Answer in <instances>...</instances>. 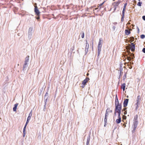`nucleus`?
<instances>
[{"mask_svg": "<svg viewBox=\"0 0 145 145\" xmlns=\"http://www.w3.org/2000/svg\"><path fill=\"white\" fill-rule=\"evenodd\" d=\"M115 110L116 112L119 111H121L122 109L121 104L118 103V104H115Z\"/></svg>", "mask_w": 145, "mask_h": 145, "instance_id": "nucleus-1", "label": "nucleus"}, {"mask_svg": "<svg viewBox=\"0 0 145 145\" xmlns=\"http://www.w3.org/2000/svg\"><path fill=\"white\" fill-rule=\"evenodd\" d=\"M138 123V121H134L133 124V129L132 131V133H133L135 132L136 128L137 127Z\"/></svg>", "mask_w": 145, "mask_h": 145, "instance_id": "nucleus-2", "label": "nucleus"}, {"mask_svg": "<svg viewBox=\"0 0 145 145\" xmlns=\"http://www.w3.org/2000/svg\"><path fill=\"white\" fill-rule=\"evenodd\" d=\"M33 28L31 27H30L28 30V37L29 39H31L32 34V33Z\"/></svg>", "mask_w": 145, "mask_h": 145, "instance_id": "nucleus-3", "label": "nucleus"}, {"mask_svg": "<svg viewBox=\"0 0 145 145\" xmlns=\"http://www.w3.org/2000/svg\"><path fill=\"white\" fill-rule=\"evenodd\" d=\"M34 11L35 12V14L37 16H39L40 15V12H39V10L38 9V8L37 6L35 7L34 9Z\"/></svg>", "mask_w": 145, "mask_h": 145, "instance_id": "nucleus-4", "label": "nucleus"}, {"mask_svg": "<svg viewBox=\"0 0 145 145\" xmlns=\"http://www.w3.org/2000/svg\"><path fill=\"white\" fill-rule=\"evenodd\" d=\"M89 48V44L88 43L87 41L86 40V48L85 50V55H86L87 53Z\"/></svg>", "mask_w": 145, "mask_h": 145, "instance_id": "nucleus-5", "label": "nucleus"}, {"mask_svg": "<svg viewBox=\"0 0 145 145\" xmlns=\"http://www.w3.org/2000/svg\"><path fill=\"white\" fill-rule=\"evenodd\" d=\"M128 101L129 99H126L124 100L123 103V105L124 107H125L127 106Z\"/></svg>", "mask_w": 145, "mask_h": 145, "instance_id": "nucleus-6", "label": "nucleus"}, {"mask_svg": "<svg viewBox=\"0 0 145 145\" xmlns=\"http://www.w3.org/2000/svg\"><path fill=\"white\" fill-rule=\"evenodd\" d=\"M131 50L132 52H133L135 51V44L133 43H131V45L130 46Z\"/></svg>", "mask_w": 145, "mask_h": 145, "instance_id": "nucleus-7", "label": "nucleus"}, {"mask_svg": "<svg viewBox=\"0 0 145 145\" xmlns=\"http://www.w3.org/2000/svg\"><path fill=\"white\" fill-rule=\"evenodd\" d=\"M48 97V93L47 92L46 93L44 97V103H46Z\"/></svg>", "mask_w": 145, "mask_h": 145, "instance_id": "nucleus-8", "label": "nucleus"}, {"mask_svg": "<svg viewBox=\"0 0 145 145\" xmlns=\"http://www.w3.org/2000/svg\"><path fill=\"white\" fill-rule=\"evenodd\" d=\"M102 43L103 39L102 38H100L99 39L98 47H102Z\"/></svg>", "mask_w": 145, "mask_h": 145, "instance_id": "nucleus-9", "label": "nucleus"}, {"mask_svg": "<svg viewBox=\"0 0 145 145\" xmlns=\"http://www.w3.org/2000/svg\"><path fill=\"white\" fill-rule=\"evenodd\" d=\"M123 68L122 67V66L120 65V76L119 77V78H120V76H121L122 75L123 73Z\"/></svg>", "mask_w": 145, "mask_h": 145, "instance_id": "nucleus-10", "label": "nucleus"}, {"mask_svg": "<svg viewBox=\"0 0 145 145\" xmlns=\"http://www.w3.org/2000/svg\"><path fill=\"white\" fill-rule=\"evenodd\" d=\"M89 80V78L88 77L87 78H86L83 81L82 84H84V85H85L86 83Z\"/></svg>", "mask_w": 145, "mask_h": 145, "instance_id": "nucleus-11", "label": "nucleus"}, {"mask_svg": "<svg viewBox=\"0 0 145 145\" xmlns=\"http://www.w3.org/2000/svg\"><path fill=\"white\" fill-rule=\"evenodd\" d=\"M90 135H89L88 137L87 138L86 145H89V142L90 141Z\"/></svg>", "mask_w": 145, "mask_h": 145, "instance_id": "nucleus-12", "label": "nucleus"}, {"mask_svg": "<svg viewBox=\"0 0 145 145\" xmlns=\"http://www.w3.org/2000/svg\"><path fill=\"white\" fill-rule=\"evenodd\" d=\"M18 105V103H16L14 105V106L13 108V111L14 112L16 111L17 108V107Z\"/></svg>", "mask_w": 145, "mask_h": 145, "instance_id": "nucleus-13", "label": "nucleus"}, {"mask_svg": "<svg viewBox=\"0 0 145 145\" xmlns=\"http://www.w3.org/2000/svg\"><path fill=\"white\" fill-rule=\"evenodd\" d=\"M107 116H105L104 119L105 125L104 126L105 127L107 124Z\"/></svg>", "mask_w": 145, "mask_h": 145, "instance_id": "nucleus-14", "label": "nucleus"}, {"mask_svg": "<svg viewBox=\"0 0 145 145\" xmlns=\"http://www.w3.org/2000/svg\"><path fill=\"white\" fill-rule=\"evenodd\" d=\"M125 83H124L121 84V88L122 89L123 91H124L125 90Z\"/></svg>", "mask_w": 145, "mask_h": 145, "instance_id": "nucleus-15", "label": "nucleus"}, {"mask_svg": "<svg viewBox=\"0 0 145 145\" xmlns=\"http://www.w3.org/2000/svg\"><path fill=\"white\" fill-rule=\"evenodd\" d=\"M118 119L116 120V122L117 124L120 123L121 121V117L118 118Z\"/></svg>", "mask_w": 145, "mask_h": 145, "instance_id": "nucleus-16", "label": "nucleus"}, {"mask_svg": "<svg viewBox=\"0 0 145 145\" xmlns=\"http://www.w3.org/2000/svg\"><path fill=\"white\" fill-rule=\"evenodd\" d=\"M131 33L130 31L128 29H125V33L126 35H128Z\"/></svg>", "mask_w": 145, "mask_h": 145, "instance_id": "nucleus-17", "label": "nucleus"}, {"mask_svg": "<svg viewBox=\"0 0 145 145\" xmlns=\"http://www.w3.org/2000/svg\"><path fill=\"white\" fill-rule=\"evenodd\" d=\"M127 3H126L124 4L123 8V11H122V13H125V10L126 8V6L127 5Z\"/></svg>", "mask_w": 145, "mask_h": 145, "instance_id": "nucleus-18", "label": "nucleus"}, {"mask_svg": "<svg viewBox=\"0 0 145 145\" xmlns=\"http://www.w3.org/2000/svg\"><path fill=\"white\" fill-rule=\"evenodd\" d=\"M110 112L109 109L108 108L106 111V113L105 114V116H108V113Z\"/></svg>", "mask_w": 145, "mask_h": 145, "instance_id": "nucleus-19", "label": "nucleus"}, {"mask_svg": "<svg viewBox=\"0 0 145 145\" xmlns=\"http://www.w3.org/2000/svg\"><path fill=\"white\" fill-rule=\"evenodd\" d=\"M119 103L117 95H116L115 104Z\"/></svg>", "mask_w": 145, "mask_h": 145, "instance_id": "nucleus-20", "label": "nucleus"}, {"mask_svg": "<svg viewBox=\"0 0 145 145\" xmlns=\"http://www.w3.org/2000/svg\"><path fill=\"white\" fill-rule=\"evenodd\" d=\"M29 56H28L26 57L25 59V61L27 62H28L29 61Z\"/></svg>", "mask_w": 145, "mask_h": 145, "instance_id": "nucleus-21", "label": "nucleus"}, {"mask_svg": "<svg viewBox=\"0 0 145 145\" xmlns=\"http://www.w3.org/2000/svg\"><path fill=\"white\" fill-rule=\"evenodd\" d=\"M125 13H122V16L121 18V21H123L124 20V18Z\"/></svg>", "mask_w": 145, "mask_h": 145, "instance_id": "nucleus-22", "label": "nucleus"}, {"mask_svg": "<svg viewBox=\"0 0 145 145\" xmlns=\"http://www.w3.org/2000/svg\"><path fill=\"white\" fill-rule=\"evenodd\" d=\"M120 2L119 1H118V2H114V4H115V5L116 6H118L120 4Z\"/></svg>", "mask_w": 145, "mask_h": 145, "instance_id": "nucleus-23", "label": "nucleus"}, {"mask_svg": "<svg viewBox=\"0 0 145 145\" xmlns=\"http://www.w3.org/2000/svg\"><path fill=\"white\" fill-rule=\"evenodd\" d=\"M121 111H117L116 112H117V113H118V118L120 117V114H121Z\"/></svg>", "mask_w": 145, "mask_h": 145, "instance_id": "nucleus-24", "label": "nucleus"}, {"mask_svg": "<svg viewBox=\"0 0 145 145\" xmlns=\"http://www.w3.org/2000/svg\"><path fill=\"white\" fill-rule=\"evenodd\" d=\"M138 118V116L137 115H136L134 117V121H138L137 118Z\"/></svg>", "mask_w": 145, "mask_h": 145, "instance_id": "nucleus-25", "label": "nucleus"}, {"mask_svg": "<svg viewBox=\"0 0 145 145\" xmlns=\"http://www.w3.org/2000/svg\"><path fill=\"white\" fill-rule=\"evenodd\" d=\"M137 101L140 102V95H138L137 97Z\"/></svg>", "mask_w": 145, "mask_h": 145, "instance_id": "nucleus-26", "label": "nucleus"}, {"mask_svg": "<svg viewBox=\"0 0 145 145\" xmlns=\"http://www.w3.org/2000/svg\"><path fill=\"white\" fill-rule=\"evenodd\" d=\"M129 55L131 56V57L132 58H133V57H135L134 54L133 53L130 54V53Z\"/></svg>", "mask_w": 145, "mask_h": 145, "instance_id": "nucleus-27", "label": "nucleus"}, {"mask_svg": "<svg viewBox=\"0 0 145 145\" xmlns=\"http://www.w3.org/2000/svg\"><path fill=\"white\" fill-rule=\"evenodd\" d=\"M142 4V2H140V1H139L138 3H137V5L139 6V7H140V6H141V5Z\"/></svg>", "mask_w": 145, "mask_h": 145, "instance_id": "nucleus-28", "label": "nucleus"}, {"mask_svg": "<svg viewBox=\"0 0 145 145\" xmlns=\"http://www.w3.org/2000/svg\"><path fill=\"white\" fill-rule=\"evenodd\" d=\"M126 56L127 57V60L128 61H130L131 60L132 58H131V57L128 56Z\"/></svg>", "mask_w": 145, "mask_h": 145, "instance_id": "nucleus-29", "label": "nucleus"}, {"mask_svg": "<svg viewBox=\"0 0 145 145\" xmlns=\"http://www.w3.org/2000/svg\"><path fill=\"white\" fill-rule=\"evenodd\" d=\"M27 65L24 64L23 67V70H24L27 67Z\"/></svg>", "mask_w": 145, "mask_h": 145, "instance_id": "nucleus-30", "label": "nucleus"}, {"mask_svg": "<svg viewBox=\"0 0 145 145\" xmlns=\"http://www.w3.org/2000/svg\"><path fill=\"white\" fill-rule=\"evenodd\" d=\"M126 77V74L125 73L123 76V80H125V78Z\"/></svg>", "mask_w": 145, "mask_h": 145, "instance_id": "nucleus-31", "label": "nucleus"}, {"mask_svg": "<svg viewBox=\"0 0 145 145\" xmlns=\"http://www.w3.org/2000/svg\"><path fill=\"white\" fill-rule=\"evenodd\" d=\"M145 37V35H144L142 34L140 35V38L142 39H143Z\"/></svg>", "mask_w": 145, "mask_h": 145, "instance_id": "nucleus-32", "label": "nucleus"}, {"mask_svg": "<svg viewBox=\"0 0 145 145\" xmlns=\"http://www.w3.org/2000/svg\"><path fill=\"white\" fill-rule=\"evenodd\" d=\"M101 47H98V52H100L101 51Z\"/></svg>", "mask_w": 145, "mask_h": 145, "instance_id": "nucleus-33", "label": "nucleus"}, {"mask_svg": "<svg viewBox=\"0 0 145 145\" xmlns=\"http://www.w3.org/2000/svg\"><path fill=\"white\" fill-rule=\"evenodd\" d=\"M105 2H103L101 4H100L99 5V6L100 7H101V6H102L103 5L104 3ZM101 8V7H100L99 8V10H98V11H99L100 10V9Z\"/></svg>", "mask_w": 145, "mask_h": 145, "instance_id": "nucleus-34", "label": "nucleus"}, {"mask_svg": "<svg viewBox=\"0 0 145 145\" xmlns=\"http://www.w3.org/2000/svg\"><path fill=\"white\" fill-rule=\"evenodd\" d=\"M82 35H81V37L82 38H83L84 36V33L83 32H82Z\"/></svg>", "mask_w": 145, "mask_h": 145, "instance_id": "nucleus-35", "label": "nucleus"}, {"mask_svg": "<svg viewBox=\"0 0 145 145\" xmlns=\"http://www.w3.org/2000/svg\"><path fill=\"white\" fill-rule=\"evenodd\" d=\"M46 103H44V109H43V110L44 111H45V110L46 108Z\"/></svg>", "mask_w": 145, "mask_h": 145, "instance_id": "nucleus-36", "label": "nucleus"}, {"mask_svg": "<svg viewBox=\"0 0 145 145\" xmlns=\"http://www.w3.org/2000/svg\"><path fill=\"white\" fill-rule=\"evenodd\" d=\"M139 104V102L137 101L136 105H137L136 108H137L138 105Z\"/></svg>", "mask_w": 145, "mask_h": 145, "instance_id": "nucleus-37", "label": "nucleus"}, {"mask_svg": "<svg viewBox=\"0 0 145 145\" xmlns=\"http://www.w3.org/2000/svg\"><path fill=\"white\" fill-rule=\"evenodd\" d=\"M31 116H32V110L30 112L28 116H30V117H31Z\"/></svg>", "mask_w": 145, "mask_h": 145, "instance_id": "nucleus-38", "label": "nucleus"}, {"mask_svg": "<svg viewBox=\"0 0 145 145\" xmlns=\"http://www.w3.org/2000/svg\"><path fill=\"white\" fill-rule=\"evenodd\" d=\"M142 51L144 53H145V48H143Z\"/></svg>", "mask_w": 145, "mask_h": 145, "instance_id": "nucleus-39", "label": "nucleus"}, {"mask_svg": "<svg viewBox=\"0 0 145 145\" xmlns=\"http://www.w3.org/2000/svg\"><path fill=\"white\" fill-rule=\"evenodd\" d=\"M31 117H30V116H28V117L27 118V120H30Z\"/></svg>", "mask_w": 145, "mask_h": 145, "instance_id": "nucleus-40", "label": "nucleus"}, {"mask_svg": "<svg viewBox=\"0 0 145 145\" xmlns=\"http://www.w3.org/2000/svg\"><path fill=\"white\" fill-rule=\"evenodd\" d=\"M142 18L145 21V16H142Z\"/></svg>", "mask_w": 145, "mask_h": 145, "instance_id": "nucleus-41", "label": "nucleus"}, {"mask_svg": "<svg viewBox=\"0 0 145 145\" xmlns=\"http://www.w3.org/2000/svg\"><path fill=\"white\" fill-rule=\"evenodd\" d=\"M115 28H116V27L115 26H113L112 27V29H113V30L114 31L115 30Z\"/></svg>", "mask_w": 145, "mask_h": 145, "instance_id": "nucleus-42", "label": "nucleus"}, {"mask_svg": "<svg viewBox=\"0 0 145 145\" xmlns=\"http://www.w3.org/2000/svg\"><path fill=\"white\" fill-rule=\"evenodd\" d=\"M131 41L132 42L134 40V38L133 37H131Z\"/></svg>", "mask_w": 145, "mask_h": 145, "instance_id": "nucleus-43", "label": "nucleus"}, {"mask_svg": "<svg viewBox=\"0 0 145 145\" xmlns=\"http://www.w3.org/2000/svg\"><path fill=\"white\" fill-rule=\"evenodd\" d=\"M116 5H114V11L115 10H116Z\"/></svg>", "mask_w": 145, "mask_h": 145, "instance_id": "nucleus-44", "label": "nucleus"}, {"mask_svg": "<svg viewBox=\"0 0 145 145\" xmlns=\"http://www.w3.org/2000/svg\"><path fill=\"white\" fill-rule=\"evenodd\" d=\"M137 31H138V33H139V29L138 27H137Z\"/></svg>", "mask_w": 145, "mask_h": 145, "instance_id": "nucleus-45", "label": "nucleus"}, {"mask_svg": "<svg viewBox=\"0 0 145 145\" xmlns=\"http://www.w3.org/2000/svg\"><path fill=\"white\" fill-rule=\"evenodd\" d=\"M129 64H130V65H131V64H133V62H129Z\"/></svg>", "mask_w": 145, "mask_h": 145, "instance_id": "nucleus-46", "label": "nucleus"}, {"mask_svg": "<svg viewBox=\"0 0 145 145\" xmlns=\"http://www.w3.org/2000/svg\"><path fill=\"white\" fill-rule=\"evenodd\" d=\"M26 126H24V128L23 129L24 131H25V129H26Z\"/></svg>", "mask_w": 145, "mask_h": 145, "instance_id": "nucleus-47", "label": "nucleus"}, {"mask_svg": "<svg viewBox=\"0 0 145 145\" xmlns=\"http://www.w3.org/2000/svg\"><path fill=\"white\" fill-rule=\"evenodd\" d=\"M123 118H124V119H126V117L125 116H123Z\"/></svg>", "mask_w": 145, "mask_h": 145, "instance_id": "nucleus-48", "label": "nucleus"}, {"mask_svg": "<svg viewBox=\"0 0 145 145\" xmlns=\"http://www.w3.org/2000/svg\"><path fill=\"white\" fill-rule=\"evenodd\" d=\"M116 113H117V112H116V110H115V112H114V116H116Z\"/></svg>", "mask_w": 145, "mask_h": 145, "instance_id": "nucleus-49", "label": "nucleus"}, {"mask_svg": "<svg viewBox=\"0 0 145 145\" xmlns=\"http://www.w3.org/2000/svg\"><path fill=\"white\" fill-rule=\"evenodd\" d=\"M36 18L37 20L39 19H40V17H39V16H38V17Z\"/></svg>", "mask_w": 145, "mask_h": 145, "instance_id": "nucleus-50", "label": "nucleus"}, {"mask_svg": "<svg viewBox=\"0 0 145 145\" xmlns=\"http://www.w3.org/2000/svg\"><path fill=\"white\" fill-rule=\"evenodd\" d=\"M28 62H27L25 61V63H24V64L27 65V63Z\"/></svg>", "mask_w": 145, "mask_h": 145, "instance_id": "nucleus-51", "label": "nucleus"}, {"mask_svg": "<svg viewBox=\"0 0 145 145\" xmlns=\"http://www.w3.org/2000/svg\"><path fill=\"white\" fill-rule=\"evenodd\" d=\"M124 114L125 115L127 114V111H125L124 112Z\"/></svg>", "mask_w": 145, "mask_h": 145, "instance_id": "nucleus-52", "label": "nucleus"}, {"mask_svg": "<svg viewBox=\"0 0 145 145\" xmlns=\"http://www.w3.org/2000/svg\"><path fill=\"white\" fill-rule=\"evenodd\" d=\"M29 120H27L26 123H28L29 122Z\"/></svg>", "mask_w": 145, "mask_h": 145, "instance_id": "nucleus-53", "label": "nucleus"}, {"mask_svg": "<svg viewBox=\"0 0 145 145\" xmlns=\"http://www.w3.org/2000/svg\"><path fill=\"white\" fill-rule=\"evenodd\" d=\"M132 68V67L130 65V67H129V68L130 69H131Z\"/></svg>", "mask_w": 145, "mask_h": 145, "instance_id": "nucleus-54", "label": "nucleus"}, {"mask_svg": "<svg viewBox=\"0 0 145 145\" xmlns=\"http://www.w3.org/2000/svg\"><path fill=\"white\" fill-rule=\"evenodd\" d=\"M100 52H98V55L99 56V55L100 54Z\"/></svg>", "mask_w": 145, "mask_h": 145, "instance_id": "nucleus-55", "label": "nucleus"}, {"mask_svg": "<svg viewBox=\"0 0 145 145\" xmlns=\"http://www.w3.org/2000/svg\"><path fill=\"white\" fill-rule=\"evenodd\" d=\"M82 86L83 88H84L85 85H84V84H82Z\"/></svg>", "mask_w": 145, "mask_h": 145, "instance_id": "nucleus-56", "label": "nucleus"}, {"mask_svg": "<svg viewBox=\"0 0 145 145\" xmlns=\"http://www.w3.org/2000/svg\"><path fill=\"white\" fill-rule=\"evenodd\" d=\"M25 131H24V130L23 131V133H25Z\"/></svg>", "mask_w": 145, "mask_h": 145, "instance_id": "nucleus-57", "label": "nucleus"}, {"mask_svg": "<svg viewBox=\"0 0 145 145\" xmlns=\"http://www.w3.org/2000/svg\"><path fill=\"white\" fill-rule=\"evenodd\" d=\"M131 65H130V64H129V62H128V66H130Z\"/></svg>", "mask_w": 145, "mask_h": 145, "instance_id": "nucleus-58", "label": "nucleus"}, {"mask_svg": "<svg viewBox=\"0 0 145 145\" xmlns=\"http://www.w3.org/2000/svg\"><path fill=\"white\" fill-rule=\"evenodd\" d=\"M25 134L23 133V136L24 137L25 136Z\"/></svg>", "mask_w": 145, "mask_h": 145, "instance_id": "nucleus-59", "label": "nucleus"}, {"mask_svg": "<svg viewBox=\"0 0 145 145\" xmlns=\"http://www.w3.org/2000/svg\"><path fill=\"white\" fill-rule=\"evenodd\" d=\"M25 134L23 133V136L24 137L25 136Z\"/></svg>", "mask_w": 145, "mask_h": 145, "instance_id": "nucleus-60", "label": "nucleus"}, {"mask_svg": "<svg viewBox=\"0 0 145 145\" xmlns=\"http://www.w3.org/2000/svg\"><path fill=\"white\" fill-rule=\"evenodd\" d=\"M114 24H117V23L116 22H115L113 23Z\"/></svg>", "mask_w": 145, "mask_h": 145, "instance_id": "nucleus-61", "label": "nucleus"}, {"mask_svg": "<svg viewBox=\"0 0 145 145\" xmlns=\"http://www.w3.org/2000/svg\"><path fill=\"white\" fill-rule=\"evenodd\" d=\"M27 124H28V123H25V126H26H26H27Z\"/></svg>", "mask_w": 145, "mask_h": 145, "instance_id": "nucleus-62", "label": "nucleus"}, {"mask_svg": "<svg viewBox=\"0 0 145 145\" xmlns=\"http://www.w3.org/2000/svg\"><path fill=\"white\" fill-rule=\"evenodd\" d=\"M98 8H96L95 9V10H97V9Z\"/></svg>", "mask_w": 145, "mask_h": 145, "instance_id": "nucleus-63", "label": "nucleus"}, {"mask_svg": "<svg viewBox=\"0 0 145 145\" xmlns=\"http://www.w3.org/2000/svg\"><path fill=\"white\" fill-rule=\"evenodd\" d=\"M110 112H112V110H110Z\"/></svg>", "mask_w": 145, "mask_h": 145, "instance_id": "nucleus-64", "label": "nucleus"}]
</instances>
